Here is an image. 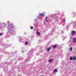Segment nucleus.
I'll return each mask as SVG.
<instances>
[{
    "label": "nucleus",
    "instance_id": "nucleus-4",
    "mask_svg": "<svg viewBox=\"0 0 76 76\" xmlns=\"http://www.w3.org/2000/svg\"><path fill=\"white\" fill-rule=\"evenodd\" d=\"M57 72V70L56 69H55L54 71H53V73H56V72Z\"/></svg>",
    "mask_w": 76,
    "mask_h": 76
},
{
    "label": "nucleus",
    "instance_id": "nucleus-13",
    "mask_svg": "<svg viewBox=\"0 0 76 76\" xmlns=\"http://www.w3.org/2000/svg\"><path fill=\"white\" fill-rule=\"evenodd\" d=\"M72 47L70 48L69 50L70 51H72Z\"/></svg>",
    "mask_w": 76,
    "mask_h": 76
},
{
    "label": "nucleus",
    "instance_id": "nucleus-14",
    "mask_svg": "<svg viewBox=\"0 0 76 76\" xmlns=\"http://www.w3.org/2000/svg\"><path fill=\"white\" fill-rule=\"evenodd\" d=\"M30 28L31 29H33V27H31V26H30Z\"/></svg>",
    "mask_w": 76,
    "mask_h": 76
},
{
    "label": "nucleus",
    "instance_id": "nucleus-19",
    "mask_svg": "<svg viewBox=\"0 0 76 76\" xmlns=\"http://www.w3.org/2000/svg\"><path fill=\"white\" fill-rule=\"evenodd\" d=\"M45 20H46V22H48V20H47V19H45Z\"/></svg>",
    "mask_w": 76,
    "mask_h": 76
},
{
    "label": "nucleus",
    "instance_id": "nucleus-20",
    "mask_svg": "<svg viewBox=\"0 0 76 76\" xmlns=\"http://www.w3.org/2000/svg\"><path fill=\"white\" fill-rule=\"evenodd\" d=\"M24 52V51H23V50H22V53H23Z\"/></svg>",
    "mask_w": 76,
    "mask_h": 76
},
{
    "label": "nucleus",
    "instance_id": "nucleus-26",
    "mask_svg": "<svg viewBox=\"0 0 76 76\" xmlns=\"http://www.w3.org/2000/svg\"><path fill=\"white\" fill-rule=\"evenodd\" d=\"M75 16H76V14L75 15Z\"/></svg>",
    "mask_w": 76,
    "mask_h": 76
},
{
    "label": "nucleus",
    "instance_id": "nucleus-25",
    "mask_svg": "<svg viewBox=\"0 0 76 76\" xmlns=\"http://www.w3.org/2000/svg\"><path fill=\"white\" fill-rule=\"evenodd\" d=\"M6 24L5 23V26H6Z\"/></svg>",
    "mask_w": 76,
    "mask_h": 76
},
{
    "label": "nucleus",
    "instance_id": "nucleus-15",
    "mask_svg": "<svg viewBox=\"0 0 76 76\" xmlns=\"http://www.w3.org/2000/svg\"><path fill=\"white\" fill-rule=\"evenodd\" d=\"M28 42H26L25 43V45H26L28 44Z\"/></svg>",
    "mask_w": 76,
    "mask_h": 76
},
{
    "label": "nucleus",
    "instance_id": "nucleus-35",
    "mask_svg": "<svg viewBox=\"0 0 76 76\" xmlns=\"http://www.w3.org/2000/svg\"><path fill=\"white\" fill-rule=\"evenodd\" d=\"M37 19H38V18H37Z\"/></svg>",
    "mask_w": 76,
    "mask_h": 76
},
{
    "label": "nucleus",
    "instance_id": "nucleus-28",
    "mask_svg": "<svg viewBox=\"0 0 76 76\" xmlns=\"http://www.w3.org/2000/svg\"><path fill=\"white\" fill-rule=\"evenodd\" d=\"M5 23H4V24H5Z\"/></svg>",
    "mask_w": 76,
    "mask_h": 76
},
{
    "label": "nucleus",
    "instance_id": "nucleus-16",
    "mask_svg": "<svg viewBox=\"0 0 76 76\" xmlns=\"http://www.w3.org/2000/svg\"><path fill=\"white\" fill-rule=\"evenodd\" d=\"M65 19H64V20H63L62 21V22H65Z\"/></svg>",
    "mask_w": 76,
    "mask_h": 76
},
{
    "label": "nucleus",
    "instance_id": "nucleus-1",
    "mask_svg": "<svg viewBox=\"0 0 76 76\" xmlns=\"http://www.w3.org/2000/svg\"><path fill=\"white\" fill-rule=\"evenodd\" d=\"M76 34V31H73L72 32V35H74L75 34Z\"/></svg>",
    "mask_w": 76,
    "mask_h": 76
},
{
    "label": "nucleus",
    "instance_id": "nucleus-33",
    "mask_svg": "<svg viewBox=\"0 0 76 76\" xmlns=\"http://www.w3.org/2000/svg\"><path fill=\"white\" fill-rule=\"evenodd\" d=\"M26 34V33H25V34Z\"/></svg>",
    "mask_w": 76,
    "mask_h": 76
},
{
    "label": "nucleus",
    "instance_id": "nucleus-10",
    "mask_svg": "<svg viewBox=\"0 0 76 76\" xmlns=\"http://www.w3.org/2000/svg\"><path fill=\"white\" fill-rule=\"evenodd\" d=\"M13 30H12L11 29L10 31H9V32L11 34V33H12L11 32H13Z\"/></svg>",
    "mask_w": 76,
    "mask_h": 76
},
{
    "label": "nucleus",
    "instance_id": "nucleus-11",
    "mask_svg": "<svg viewBox=\"0 0 76 76\" xmlns=\"http://www.w3.org/2000/svg\"><path fill=\"white\" fill-rule=\"evenodd\" d=\"M44 16V14H40L39 15V16Z\"/></svg>",
    "mask_w": 76,
    "mask_h": 76
},
{
    "label": "nucleus",
    "instance_id": "nucleus-2",
    "mask_svg": "<svg viewBox=\"0 0 76 76\" xmlns=\"http://www.w3.org/2000/svg\"><path fill=\"white\" fill-rule=\"evenodd\" d=\"M18 39H19V41H20H20H21L22 40V39L20 37H18Z\"/></svg>",
    "mask_w": 76,
    "mask_h": 76
},
{
    "label": "nucleus",
    "instance_id": "nucleus-21",
    "mask_svg": "<svg viewBox=\"0 0 76 76\" xmlns=\"http://www.w3.org/2000/svg\"><path fill=\"white\" fill-rule=\"evenodd\" d=\"M13 26H12L11 27V28H13Z\"/></svg>",
    "mask_w": 76,
    "mask_h": 76
},
{
    "label": "nucleus",
    "instance_id": "nucleus-5",
    "mask_svg": "<svg viewBox=\"0 0 76 76\" xmlns=\"http://www.w3.org/2000/svg\"><path fill=\"white\" fill-rule=\"evenodd\" d=\"M57 47V45H55L53 46V48H56Z\"/></svg>",
    "mask_w": 76,
    "mask_h": 76
},
{
    "label": "nucleus",
    "instance_id": "nucleus-27",
    "mask_svg": "<svg viewBox=\"0 0 76 76\" xmlns=\"http://www.w3.org/2000/svg\"><path fill=\"white\" fill-rule=\"evenodd\" d=\"M11 25H12V26H13V24H11Z\"/></svg>",
    "mask_w": 76,
    "mask_h": 76
},
{
    "label": "nucleus",
    "instance_id": "nucleus-17",
    "mask_svg": "<svg viewBox=\"0 0 76 76\" xmlns=\"http://www.w3.org/2000/svg\"><path fill=\"white\" fill-rule=\"evenodd\" d=\"M3 35V33H0V36H1Z\"/></svg>",
    "mask_w": 76,
    "mask_h": 76
},
{
    "label": "nucleus",
    "instance_id": "nucleus-23",
    "mask_svg": "<svg viewBox=\"0 0 76 76\" xmlns=\"http://www.w3.org/2000/svg\"><path fill=\"white\" fill-rule=\"evenodd\" d=\"M63 31H61V33H63Z\"/></svg>",
    "mask_w": 76,
    "mask_h": 76
},
{
    "label": "nucleus",
    "instance_id": "nucleus-34",
    "mask_svg": "<svg viewBox=\"0 0 76 76\" xmlns=\"http://www.w3.org/2000/svg\"><path fill=\"white\" fill-rule=\"evenodd\" d=\"M37 17H38H38H39V16H38Z\"/></svg>",
    "mask_w": 76,
    "mask_h": 76
},
{
    "label": "nucleus",
    "instance_id": "nucleus-30",
    "mask_svg": "<svg viewBox=\"0 0 76 76\" xmlns=\"http://www.w3.org/2000/svg\"><path fill=\"white\" fill-rule=\"evenodd\" d=\"M7 29H9V28H7Z\"/></svg>",
    "mask_w": 76,
    "mask_h": 76
},
{
    "label": "nucleus",
    "instance_id": "nucleus-3",
    "mask_svg": "<svg viewBox=\"0 0 76 76\" xmlns=\"http://www.w3.org/2000/svg\"><path fill=\"white\" fill-rule=\"evenodd\" d=\"M72 40H73V42H76V38L73 39Z\"/></svg>",
    "mask_w": 76,
    "mask_h": 76
},
{
    "label": "nucleus",
    "instance_id": "nucleus-24",
    "mask_svg": "<svg viewBox=\"0 0 76 76\" xmlns=\"http://www.w3.org/2000/svg\"><path fill=\"white\" fill-rule=\"evenodd\" d=\"M0 25H1V23H0Z\"/></svg>",
    "mask_w": 76,
    "mask_h": 76
},
{
    "label": "nucleus",
    "instance_id": "nucleus-7",
    "mask_svg": "<svg viewBox=\"0 0 76 76\" xmlns=\"http://www.w3.org/2000/svg\"><path fill=\"white\" fill-rule=\"evenodd\" d=\"M37 34L38 35H40V33H39V31L37 32Z\"/></svg>",
    "mask_w": 76,
    "mask_h": 76
},
{
    "label": "nucleus",
    "instance_id": "nucleus-18",
    "mask_svg": "<svg viewBox=\"0 0 76 76\" xmlns=\"http://www.w3.org/2000/svg\"><path fill=\"white\" fill-rule=\"evenodd\" d=\"M48 18V17L47 16H46V17H45V19H47Z\"/></svg>",
    "mask_w": 76,
    "mask_h": 76
},
{
    "label": "nucleus",
    "instance_id": "nucleus-12",
    "mask_svg": "<svg viewBox=\"0 0 76 76\" xmlns=\"http://www.w3.org/2000/svg\"><path fill=\"white\" fill-rule=\"evenodd\" d=\"M73 59V58H72V57H70V60H72Z\"/></svg>",
    "mask_w": 76,
    "mask_h": 76
},
{
    "label": "nucleus",
    "instance_id": "nucleus-22",
    "mask_svg": "<svg viewBox=\"0 0 76 76\" xmlns=\"http://www.w3.org/2000/svg\"><path fill=\"white\" fill-rule=\"evenodd\" d=\"M8 27H10V25H8Z\"/></svg>",
    "mask_w": 76,
    "mask_h": 76
},
{
    "label": "nucleus",
    "instance_id": "nucleus-8",
    "mask_svg": "<svg viewBox=\"0 0 76 76\" xmlns=\"http://www.w3.org/2000/svg\"><path fill=\"white\" fill-rule=\"evenodd\" d=\"M50 49H51V48H48L47 49V51H49L50 50Z\"/></svg>",
    "mask_w": 76,
    "mask_h": 76
},
{
    "label": "nucleus",
    "instance_id": "nucleus-31",
    "mask_svg": "<svg viewBox=\"0 0 76 76\" xmlns=\"http://www.w3.org/2000/svg\"><path fill=\"white\" fill-rule=\"evenodd\" d=\"M44 25H45V23H44Z\"/></svg>",
    "mask_w": 76,
    "mask_h": 76
},
{
    "label": "nucleus",
    "instance_id": "nucleus-32",
    "mask_svg": "<svg viewBox=\"0 0 76 76\" xmlns=\"http://www.w3.org/2000/svg\"><path fill=\"white\" fill-rule=\"evenodd\" d=\"M35 20V21H36V20Z\"/></svg>",
    "mask_w": 76,
    "mask_h": 76
},
{
    "label": "nucleus",
    "instance_id": "nucleus-9",
    "mask_svg": "<svg viewBox=\"0 0 76 76\" xmlns=\"http://www.w3.org/2000/svg\"><path fill=\"white\" fill-rule=\"evenodd\" d=\"M53 61V60L52 59H50L49 60V63H51V62Z\"/></svg>",
    "mask_w": 76,
    "mask_h": 76
},
{
    "label": "nucleus",
    "instance_id": "nucleus-29",
    "mask_svg": "<svg viewBox=\"0 0 76 76\" xmlns=\"http://www.w3.org/2000/svg\"><path fill=\"white\" fill-rule=\"evenodd\" d=\"M34 26H35V25L34 24Z\"/></svg>",
    "mask_w": 76,
    "mask_h": 76
},
{
    "label": "nucleus",
    "instance_id": "nucleus-36",
    "mask_svg": "<svg viewBox=\"0 0 76 76\" xmlns=\"http://www.w3.org/2000/svg\"><path fill=\"white\" fill-rule=\"evenodd\" d=\"M41 19V18H39V19Z\"/></svg>",
    "mask_w": 76,
    "mask_h": 76
},
{
    "label": "nucleus",
    "instance_id": "nucleus-6",
    "mask_svg": "<svg viewBox=\"0 0 76 76\" xmlns=\"http://www.w3.org/2000/svg\"><path fill=\"white\" fill-rule=\"evenodd\" d=\"M73 60L74 61H75V60H76V57L74 56L73 57Z\"/></svg>",
    "mask_w": 76,
    "mask_h": 76
}]
</instances>
